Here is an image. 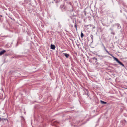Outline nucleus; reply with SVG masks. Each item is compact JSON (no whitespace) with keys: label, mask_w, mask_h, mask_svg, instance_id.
Masks as SVG:
<instances>
[{"label":"nucleus","mask_w":127,"mask_h":127,"mask_svg":"<svg viewBox=\"0 0 127 127\" xmlns=\"http://www.w3.org/2000/svg\"><path fill=\"white\" fill-rule=\"evenodd\" d=\"M118 63H119V64L123 66H124V65L121 62L119 61L118 59L114 57L113 56V57H112Z\"/></svg>","instance_id":"obj_1"},{"label":"nucleus","mask_w":127,"mask_h":127,"mask_svg":"<svg viewBox=\"0 0 127 127\" xmlns=\"http://www.w3.org/2000/svg\"><path fill=\"white\" fill-rule=\"evenodd\" d=\"M6 52L5 50H3L1 51H0V56L2 55Z\"/></svg>","instance_id":"obj_2"},{"label":"nucleus","mask_w":127,"mask_h":127,"mask_svg":"<svg viewBox=\"0 0 127 127\" xmlns=\"http://www.w3.org/2000/svg\"><path fill=\"white\" fill-rule=\"evenodd\" d=\"M103 47L104 48V49H105V50L106 51V52L109 54V55H110V56H112V57H113V56L112 55L110 54V53L105 48V46H104V45H103Z\"/></svg>","instance_id":"obj_3"},{"label":"nucleus","mask_w":127,"mask_h":127,"mask_svg":"<svg viewBox=\"0 0 127 127\" xmlns=\"http://www.w3.org/2000/svg\"><path fill=\"white\" fill-rule=\"evenodd\" d=\"M51 48L52 49H55V45H51Z\"/></svg>","instance_id":"obj_4"},{"label":"nucleus","mask_w":127,"mask_h":127,"mask_svg":"<svg viewBox=\"0 0 127 127\" xmlns=\"http://www.w3.org/2000/svg\"><path fill=\"white\" fill-rule=\"evenodd\" d=\"M64 54V55L67 58H68L69 56V54H68L65 53Z\"/></svg>","instance_id":"obj_5"},{"label":"nucleus","mask_w":127,"mask_h":127,"mask_svg":"<svg viewBox=\"0 0 127 127\" xmlns=\"http://www.w3.org/2000/svg\"><path fill=\"white\" fill-rule=\"evenodd\" d=\"M100 102L102 104H106L107 103L106 102L103 101L102 100H101Z\"/></svg>","instance_id":"obj_6"},{"label":"nucleus","mask_w":127,"mask_h":127,"mask_svg":"<svg viewBox=\"0 0 127 127\" xmlns=\"http://www.w3.org/2000/svg\"><path fill=\"white\" fill-rule=\"evenodd\" d=\"M84 36V35L82 32L81 34V36L82 38Z\"/></svg>","instance_id":"obj_7"},{"label":"nucleus","mask_w":127,"mask_h":127,"mask_svg":"<svg viewBox=\"0 0 127 127\" xmlns=\"http://www.w3.org/2000/svg\"><path fill=\"white\" fill-rule=\"evenodd\" d=\"M5 120V119H4L1 118H0V121H3V120Z\"/></svg>","instance_id":"obj_8"},{"label":"nucleus","mask_w":127,"mask_h":127,"mask_svg":"<svg viewBox=\"0 0 127 127\" xmlns=\"http://www.w3.org/2000/svg\"><path fill=\"white\" fill-rule=\"evenodd\" d=\"M75 28H76V30H77V26L76 25H76H75Z\"/></svg>","instance_id":"obj_9"}]
</instances>
